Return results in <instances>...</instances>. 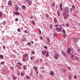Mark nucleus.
Masks as SVG:
<instances>
[{"instance_id":"f257e3e1","label":"nucleus","mask_w":80,"mask_h":80,"mask_svg":"<svg viewBox=\"0 0 80 80\" xmlns=\"http://www.w3.org/2000/svg\"><path fill=\"white\" fill-rule=\"evenodd\" d=\"M55 58L56 59H58L59 57V54L58 53H56L55 54Z\"/></svg>"},{"instance_id":"f03ea898","label":"nucleus","mask_w":80,"mask_h":80,"mask_svg":"<svg viewBox=\"0 0 80 80\" xmlns=\"http://www.w3.org/2000/svg\"><path fill=\"white\" fill-rule=\"evenodd\" d=\"M14 15H19V12L18 11H16L14 12Z\"/></svg>"},{"instance_id":"7ed1b4c3","label":"nucleus","mask_w":80,"mask_h":80,"mask_svg":"<svg viewBox=\"0 0 80 80\" xmlns=\"http://www.w3.org/2000/svg\"><path fill=\"white\" fill-rule=\"evenodd\" d=\"M12 3V2L11 1H10V0L9 1L8 3V5H9V6H10Z\"/></svg>"},{"instance_id":"20e7f679","label":"nucleus","mask_w":80,"mask_h":80,"mask_svg":"<svg viewBox=\"0 0 80 80\" xmlns=\"http://www.w3.org/2000/svg\"><path fill=\"white\" fill-rule=\"evenodd\" d=\"M65 12H68L69 10H68V7H66L65 8Z\"/></svg>"},{"instance_id":"39448f33","label":"nucleus","mask_w":80,"mask_h":80,"mask_svg":"<svg viewBox=\"0 0 80 80\" xmlns=\"http://www.w3.org/2000/svg\"><path fill=\"white\" fill-rule=\"evenodd\" d=\"M60 9L61 10H63V9H62V3H60Z\"/></svg>"},{"instance_id":"423d86ee","label":"nucleus","mask_w":80,"mask_h":80,"mask_svg":"<svg viewBox=\"0 0 80 80\" xmlns=\"http://www.w3.org/2000/svg\"><path fill=\"white\" fill-rule=\"evenodd\" d=\"M56 30L57 31H58V32H61V29L59 28H56Z\"/></svg>"},{"instance_id":"0eeeda50","label":"nucleus","mask_w":80,"mask_h":80,"mask_svg":"<svg viewBox=\"0 0 80 80\" xmlns=\"http://www.w3.org/2000/svg\"><path fill=\"white\" fill-rule=\"evenodd\" d=\"M70 48H68L67 50V53L69 54L70 53Z\"/></svg>"},{"instance_id":"6e6552de","label":"nucleus","mask_w":80,"mask_h":80,"mask_svg":"<svg viewBox=\"0 0 80 80\" xmlns=\"http://www.w3.org/2000/svg\"><path fill=\"white\" fill-rule=\"evenodd\" d=\"M47 53V51H44L42 52V54L43 55H44L45 53Z\"/></svg>"},{"instance_id":"1a4fd4ad","label":"nucleus","mask_w":80,"mask_h":80,"mask_svg":"<svg viewBox=\"0 0 80 80\" xmlns=\"http://www.w3.org/2000/svg\"><path fill=\"white\" fill-rule=\"evenodd\" d=\"M33 69L35 70V71H37L38 70V69H37V68L35 66H33Z\"/></svg>"},{"instance_id":"9d476101","label":"nucleus","mask_w":80,"mask_h":80,"mask_svg":"<svg viewBox=\"0 0 80 80\" xmlns=\"http://www.w3.org/2000/svg\"><path fill=\"white\" fill-rule=\"evenodd\" d=\"M62 55L64 56V57H67V55H66V54H65V52L64 51H62Z\"/></svg>"},{"instance_id":"9b49d317","label":"nucleus","mask_w":80,"mask_h":80,"mask_svg":"<svg viewBox=\"0 0 80 80\" xmlns=\"http://www.w3.org/2000/svg\"><path fill=\"white\" fill-rule=\"evenodd\" d=\"M50 74L51 75H53V74H54V72H53V71H51L50 72Z\"/></svg>"},{"instance_id":"f8f14e48","label":"nucleus","mask_w":80,"mask_h":80,"mask_svg":"<svg viewBox=\"0 0 80 80\" xmlns=\"http://www.w3.org/2000/svg\"><path fill=\"white\" fill-rule=\"evenodd\" d=\"M71 55H73V51L72 50H70L69 51Z\"/></svg>"},{"instance_id":"ddd939ff","label":"nucleus","mask_w":80,"mask_h":80,"mask_svg":"<svg viewBox=\"0 0 80 80\" xmlns=\"http://www.w3.org/2000/svg\"><path fill=\"white\" fill-rule=\"evenodd\" d=\"M18 5H16V11H18Z\"/></svg>"},{"instance_id":"4468645a","label":"nucleus","mask_w":80,"mask_h":80,"mask_svg":"<svg viewBox=\"0 0 80 80\" xmlns=\"http://www.w3.org/2000/svg\"><path fill=\"white\" fill-rule=\"evenodd\" d=\"M0 58H1V59H3V56L2 55H0Z\"/></svg>"},{"instance_id":"2eb2a0df","label":"nucleus","mask_w":80,"mask_h":80,"mask_svg":"<svg viewBox=\"0 0 80 80\" xmlns=\"http://www.w3.org/2000/svg\"><path fill=\"white\" fill-rule=\"evenodd\" d=\"M26 56L28 57V54H24L23 55V57H26Z\"/></svg>"},{"instance_id":"dca6fc26","label":"nucleus","mask_w":80,"mask_h":80,"mask_svg":"<svg viewBox=\"0 0 80 80\" xmlns=\"http://www.w3.org/2000/svg\"><path fill=\"white\" fill-rule=\"evenodd\" d=\"M47 39L48 40V41L49 42H50V40L49 38H48V37L47 38Z\"/></svg>"},{"instance_id":"f3484780","label":"nucleus","mask_w":80,"mask_h":80,"mask_svg":"<svg viewBox=\"0 0 80 80\" xmlns=\"http://www.w3.org/2000/svg\"><path fill=\"white\" fill-rule=\"evenodd\" d=\"M54 22V23H55L57 22V18H55Z\"/></svg>"},{"instance_id":"a211bd4d","label":"nucleus","mask_w":80,"mask_h":80,"mask_svg":"<svg viewBox=\"0 0 80 80\" xmlns=\"http://www.w3.org/2000/svg\"><path fill=\"white\" fill-rule=\"evenodd\" d=\"M49 56V54H48V52L47 54L46 55V57H48Z\"/></svg>"},{"instance_id":"6ab92c4d","label":"nucleus","mask_w":80,"mask_h":80,"mask_svg":"<svg viewBox=\"0 0 80 80\" xmlns=\"http://www.w3.org/2000/svg\"><path fill=\"white\" fill-rule=\"evenodd\" d=\"M26 78H27V79H28L30 78L28 76H26Z\"/></svg>"},{"instance_id":"aec40b11","label":"nucleus","mask_w":80,"mask_h":80,"mask_svg":"<svg viewBox=\"0 0 80 80\" xmlns=\"http://www.w3.org/2000/svg\"><path fill=\"white\" fill-rule=\"evenodd\" d=\"M63 37L64 38H66V37H67V35L65 34H64L63 35Z\"/></svg>"},{"instance_id":"412c9836","label":"nucleus","mask_w":80,"mask_h":80,"mask_svg":"<svg viewBox=\"0 0 80 80\" xmlns=\"http://www.w3.org/2000/svg\"><path fill=\"white\" fill-rule=\"evenodd\" d=\"M12 78L13 80H16V79H17V78H16V77L14 76Z\"/></svg>"},{"instance_id":"4be33fe9","label":"nucleus","mask_w":80,"mask_h":80,"mask_svg":"<svg viewBox=\"0 0 80 80\" xmlns=\"http://www.w3.org/2000/svg\"><path fill=\"white\" fill-rule=\"evenodd\" d=\"M28 45L29 46H30L31 45V42H29L28 43Z\"/></svg>"},{"instance_id":"5701e85b","label":"nucleus","mask_w":80,"mask_h":80,"mask_svg":"<svg viewBox=\"0 0 80 80\" xmlns=\"http://www.w3.org/2000/svg\"><path fill=\"white\" fill-rule=\"evenodd\" d=\"M23 67H24V70H26L27 69V67L25 65H24Z\"/></svg>"},{"instance_id":"b1692460","label":"nucleus","mask_w":80,"mask_h":80,"mask_svg":"<svg viewBox=\"0 0 80 80\" xmlns=\"http://www.w3.org/2000/svg\"><path fill=\"white\" fill-rule=\"evenodd\" d=\"M22 8L24 10V9H25V8H26V7H25V6H22Z\"/></svg>"},{"instance_id":"393cba45","label":"nucleus","mask_w":80,"mask_h":80,"mask_svg":"<svg viewBox=\"0 0 80 80\" xmlns=\"http://www.w3.org/2000/svg\"><path fill=\"white\" fill-rule=\"evenodd\" d=\"M69 79H72V76L69 75Z\"/></svg>"},{"instance_id":"a878e982","label":"nucleus","mask_w":80,"mask_h":80,"mask_svg":"<svg viewBox=\"0 0 80 80\" xmlns=\"http://www.w3.org/2000/svg\"><path fill=\"white\" fill-rule=\"evenodd\" d=\"M62 72H66V70H65V69H62Z\"/></svg>"},{"instance_id":"bb28decb","label":"nucleus","mask_w":80,"mask_h":80,"mask_svg":"<svg viewBox=\"0 0 80 80\" xmlns=\"http://www.w3.org/2000/svg\"><path fill=\"white\" fill-rule=\"evenodd\" d=\"M2 24L3 25H5V24H6V22L5 21L3 22Z\"/></svg>"},{"instance_id":"cd10ccee","label":"nucleus","mask_w":80,"mask_h":80,"mask_svg":"<svg viewBox=\"0 0 80 80\" xmlns=\"http://www.w3.org/2000/svg\"><path fill=\"white\" fill-rule=\"evenodd\" d=\"M32 24L33 25L34 24H35V21H32Z\"/></svg>"},{"instance_id":"c85d7f7f","label":"nucleus","mask_w":80,"mask_h":80,"mask_svg":"<svg viewBox=\"0 0 80 80\" xmlns=\"http://www.w3.org/2000/svg\"><path fill=\"white\" fill-rule=\"evenodd\" d=\"M58 15V16H60V14L59 13V12L58 11H57Z\"/></svg>"},{"instance_id":"c756f323","label":"nucleus","mask_w":80,"mask_h":80,"mask_svg":"<svg viewBox=\"0 0 80 80\" xmlns=\"http://www.w3.org/2000/svg\"><path fill=\"white\" fill-rule=\"evenodd\" d=\"M76 58L77 60H80V58L78 57H76Z\"/></svg>"},{"instance_id":"7c9ffc66","label":"nucleus","mask_w":80,"mask_h":80,"mask_svg":"<svg viewBox=\"0 0 80 80\" xmlns=\"http://www.w3.org/2000/svg\"><path fill=\"white\" fill-rule=\"evenodd\" d=\"M28 4L29 5H31V4H32V1L29 2Z\"/></svg>"},{"instance_id":"2f4dec72","label":"nucleus","mask_w":80,"mask_h":80,"mask_svg":"<svg viewBox=\"0 0 80 80\" xmlns=\"http://www.w3.org/2000/svg\"><path fill=\"white\" fill-rule=\"evenodd\" d=\"M32 55H33L35 54V51H33L32 52Z\"/></svg>"},{"instance_id":"473e14b6","label":"nucleus","mask_w":80,"mask_h":80,"mask_svg":"<svg viewBox=\"0 0 80 80\" xmlns=\"http://www.w3.org/2000/svg\"><path fill=\"white\" fill-rule=\"evenodd\" d=\"M72 8H73L74 9H75V6H73V5H72Z\"/></svg>"},{"instance_id":"72a5a7b5","label":"nucleus","mask_w":80,"mask_h":80,"mask_svg":"<svg viewBox=\"0 0 80 80\" xmlns=\"http://www.w3.org/2000/svg\"><path fill=\"white\" fill-rule=\"evenodd\" d=\"M54 36H57V33H54L53 34Z\"/></svg>"},{"instance_id":"f704fd0d","label":"nucleus","mask_w":80,"mask_h":80,"mask_svg":"<svg viewBox=\"0 0 80 80\" xmlns=\"http://www.w3.org/2000/svg\"><path fill=\"white\" fill-rule=\"evenodd\" d=\"M70 12H73V10H72V8H70Z\"/></svg>"},{"instance_id":"c9c22d12","label":"nucleus","mask_w":80,"mask_h":80,"mask_svg":"<svg viewBox=\"0 0 80 80\" xmlns=\"http://www.w3.org/2000/svg\"><path fill=\"white\" fill-rule=\"evenodd\" d=\"M2 16V13L0 12V17H1Z\"/></svg>"},{"instance_id":"e433bc0d","label":"nucleus","mask_w":80,"mask_h":80,"mask_svg":"<svg viewBox=\"0 0 80 80\" xmlns=\"http://www.w3.org/2000/svg\"><path fill=\"white\" fill-rule=\"evenodd\" d=\"M55 3H53L52 4V7H55Z\"/></svg>"},{"instance_id":"4c0bfd02","label":"nucleus","mask_w":80,"mask_h":80,"mask_svg":"<svg viewBox=\"0 0 80 80\" xmlns=\"http://www.w3.org/2000/svg\"><path fill=\"white\" fill-rule=\"evenodd\" d=\"M62 32L63 33H66V32H65V30H63L62 31Z\"/></svg>"},{"instance_id":"58836bf2","label":"nucleus","mask_w":80,"mask_h":80,"mask_svg":"<svg viewBox=\"0 0 80 80\" xmlns=\"http://www.w3.org/2000/svg\"><path fill=\"white\" fill-rule=\"evenodd\" d=\"M38 30H39V33L40 34H42V32H41V31L39 29H38Z\"/></svg>"},{"instance_id":"ea45409f","label":"nucleus","mask_w":80,"mask_h":80,"mask_svg":"<svg viewBox=\"0 0 80 80\" xmlns=\"http://www.w3.org/2000/svg\"><path fill=\"white\" fill-rule=\"evenodd\" d=\"M18 32H20V29L18 28Z\"/></svg>"},{"instance_id":"a19ab883","label":"nucleus","mask_w":80,"mask_h":80,"mask_svg":"<svg viewBox=\"0 0 80 80\" xmlns=\"http://www.w3.org/2000/svg\"><path fill=\"white\" fill-rule=\"evenodd\" d=\"M40 39L41 40H42V36H40Z\"/></svg>"},{"instance_id":"79ce46f5","label":"nucleus","mask_w":80,"mask_h":80,"mask_svg":"<svg viewBox=\"0 0 80 80\" xmlns=\"http://www.w3.org/2000/svg\"><path fill=\"white\" fill-rule=\"evenodd\" d=\"M18 18H16L15 21L16 22H18Z\"/></svg>"},{"instance_id":"37998d69","label":"nucleus","mask_w":80,"mask_h":80,"mask_svg":"<svg viewBox=\"0 0 80 80\" xmlns=\"http://www.w3.org/2000/svg\"><path fill=\"white\" fill-rule=\"evenodd\" d=\"M66 14H67V12H65L64 14H63V16H64V15H66Z\"/></svg>"},{"instance_id":"c03bdc74","label":"nucleus","mask_w":80,"mask_h":80,"mask_svg":"<svg viewBox=\"0 0 80 80\" xmlns=\"http://www.w3.org/2000/svg\"><path fill=\"white\" fill-rule=\"evenodd\" d=\"M17 67L18 68H19V69H21V68L19 66H17Z\"/></svg>"},{"instance_id":"a18cd8bd","label":"nucleus","mask_w":80,"mask_h":80,"mask_svg":"<svg viewBox=\"0 0 80 80\" xmlns=\"http://www.w3.org/2000/svg\"><path fill=\"white\" fill-rule=\"evenodd\" d=\"M21 76H23V73L22 72H21Z\"/></svg>"},{"instance_id":"49530a36","label":"nucleus","mask_w":80,"mask_h":80,"mask_svg":"<svg viewBox=\"0 0 80 80\" xmlns=\"http://www.w3.org/2000/svg\"><path fill=\"white\" fill-rule=\"evenodd\" d=\"M29 18H30V19H33V18L32 17H31Z\"/></svg>"},{"instance_id":"de8ad7c7","label":"nucleus","mask_w":80,"mask_h":80,"mask_svg":"<svg viewBox=\"0 0 80 80\" xmlns=\"http://www.w3.org/2000/svg\"><path fill=\"white\" fill-rule=\"evenodd\" d=\"M64 18H65V19H67V18L66 16H64Z\"/></svg>"},{"instance_id":"09e8293b","label":"nucleus","mask_w":80,"mask_h":80,"mask_svg":"<svg viewBox=\"0 0 80 80\" xmlns=\"http://www.w3.org/2000/svg\"><path fill=\"white\" fill-rule=\"evenodd\" d=\"M4 64V62H1V65H2V64Z\"/></svg>"},{"instance_id":"8fccbe9b","label":"nucleus","mask_w":80,"mask_h":80,"mask_svg":"<svg viewBox=\"0 0 80 80\" xmlns=\"http://www.w3.org/2000/svg\"><path fill=\"white\" fill-rule=\"evenodd\" d=\"M74 78L75 79H76V78H77V76L76 75L75 76Z\"/></svg>"},{"instance_id":"3c124183","label":"nucleus","mask_w":80,"mask_h":80,"mask_svg":"<svg viewBox=\"0 0 80 80\" xmlns=\"http://www.w3.org/2000/svg\"><path fill=\"white\" fill-rule=\"evenodd\" d=\"M22 60H23V62H25V59L23 58V59H22Z\"/></svg>"},{"instance_id":"603ef678","label":"nucleus","mask_w":80,"mask_h":80,"mask_svg":"<svg viewBox=\"0 0 80 80\" xmlns=\"http://www.w3.org/2000/svg\"><path fill=\"white\" fill-rule=\"evenodd\" d=\"M66 26H67V27H68V26H69V24H68V23H67L66 24Z\"/></svg>"},{"instance_id":"864d4df0","label":"nucleus","mask_w":80,"mask_h":80,"mask_svg":"<svg viewBox=\"0 0 80 80\" xmlns=\"http://www.w3.org/2000/svg\"><path fill=\"white\" fill-rule=\"evenodd\" d=\"M31 60H33V56H32L31 57Z\"/></svg>"},{"instance_id":"5fc2aeb1","label":"nucleus","mask_w":80,"mask_h":80,"mask_svg":"<svg viewBox=\"0 0 80 80\" xmlns=\"http://www.w3.org/2000/svg\"><path fill=\"white\" fill-rule=\"evenodd\" d=\"M78 40V38H76V39L75 40L76 42H77Z\"/></svg>"},{"instance_id":"6e6d98bb","label":"nucleus","mask_w":80,"mask_h":80,"mask_svg":"<svg viewBox=\"0 0 80 80\" xmlns=\"http://www.w3.org/2000/svg\"><path fill=\"white\" fill-rule=\"evenodd\" d=\"M75 38H73V41H75Z\"/></svg>"},{"instance_id":"4d7b16f0","label":"nucleus","mask_w":80,"mask_h":80,"mask_svg":"<svg viewBox=\"0 0 80 80\" xmlns=\"http://www.w3.org/2000/svg\"><path fill=\"white\" fill-rule=\"evenodd\" d=\"M27 30H25L24 31V33H27Z\"/></svg>"},{"instance_id":"13d9d810","label":"nucleus","mask_w":80,"mask_h":80,"mask_svg":"<svg viewBox=\"0 0 80 80\" xmlns=\"http://www.w3.org/2000/svg\"><path fill=\"white\" fill-rule=\"evenodd\" d=\"M74 54H73L72 56H71V58H73V57L74 56Z\"/></svg>"},{"instance_id":"bf43d9fd","label":"nucleus","mask_w":80,"mask_h":80,"mask_svg":"<svg viewBox=\"0 0 80 80\" xmlns=\"http://www.w3.org/2000/svg\"><path fill=\"white\" fill-rule=\"evenodd\" d=\"M44 47L45 48H46V49H47V46H44Z\"/></svg>"},{"instance_id":"052dcab7","label":"nucleus","mask_w":80,"mask_h":80,"mask_svg":"<svg viewBox=\"0 0 80 80\" xmlns=\"http://www.w3.org/2000/svg\"><path fill=\"white\" fill-rule=\"evenodd\" d=\"M58 27V25H55V27Z\"/></svg>"},{"instance_id":"680f3d73","label":"nucleus","mask_w":80,"mask_h":80,"mask_svg":"<svg viewBox=\"0 0 80 80\" xmlns=\"http://www.w3.org/2000/svg\"><path fill=\"white\" fill-rule=\"evenodd\" d=\"M68 69H71L70 67H68Z\"/></svg>"},{"instance_id":"e2e57ef3","label":"nucleus","mask_w":80,"mask_h":80,"mask_svg":"<svg viewBox=\"0 0 80 80\" xmlns=\"http://www.w3.org/2000/svg\"><path fill=\"white\" fill-rule=\"evenodd\" d=\"M66 16H67V17H69L68 15H66Z\"/></svg>"},{"instance_id":"0e129e2a","label":"nucleus","mask_w":80,"mask_h":80,"mask_svg":"<svg viewBox=\"0 0 80 80\" xmlns=\"http://www.w3.org/2000/svg\"><path fill=\"white\" fill-rule=\"evenodd\" d=\"M47 44H48H48H49L50 43H48V42H46Z\"/></svg>"},{"instance_id":"69168bd1","label":"nucleus","mask_w":80,"mask_h":80,"mask_svg":"<svg viewBox=\"0 0 80 80\" xmlns=\"http://www.w3.org/2000/svg\"><path fill=\"white\" fill-rule=\"evenodd\" d=\"M52 25L51 24V25H50V28H52Z\"/></svg>"},{"instance_id":"338daca9","label":"nucleus","mask_w":80,"mask_h":80,"mask_svg":"<svg viewBox=\"0 0 80 80\" xmlns=\"http://www.w3.org/2000/svg\"><path fill=\"white\" fill-rule=\"evenodd\" d=\"M78 52H80V49H78Z\"/></svg>"},{"instance_id":"774afa93","label":"nucleus","mask_w":80,"mask_h":80,"mask_svg":"<svg viewBox=\"0 0 80 80\" xmlns=\"http://www.w3.org/2000/svg\"><path fill=\"white\" fill-rule=\"evenodd\" d=\"M22 40L23 41V42H24L25 41V40H24V39H22V40Z\"/></svg>"}]
</instances>
